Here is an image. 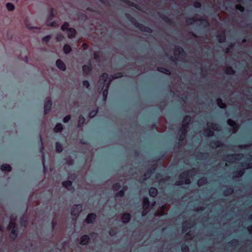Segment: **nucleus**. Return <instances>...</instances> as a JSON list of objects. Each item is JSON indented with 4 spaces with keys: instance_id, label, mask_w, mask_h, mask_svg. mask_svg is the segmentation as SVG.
I'll return each mask as SVG.
<instances>
[{
    "instance_id": "obj_11",
    "label": "nucleus",
    "mask_w": 252,
    "mask_h": 252,
    "mask_svg": "<svg viewBox=\"0 0 252 252\" xmlns=\"http://www.w3.org/2000/svg\"><path fill=\"white\" fill-rule=\"evenodd\" d=\"M52 106V102L49 99L44 102V114L47 115L50 112Z\"/></svg>"
},
{
    "instance_id": "obj_16",
    "label": "nucleus",
    "mask_w": 252,
    "mask_h": 252,
    "mask_svg": "<svg viewBox=\"0 0 252 252\" xmlns=\"http://www.w3.org/2000/svg\"><path fill=\"white\" fill-rule=\"evenodd\" d=\"M90 241V238L89 235L87 234L83 235L80 238V244L82 245H87Z\"/></svg>"
},
{
    "instance_id": "obj_25",
    "label": "nucleus",
    "mask_w": 252,
    "mask_h": 252,
    "mask_svg": "<svg viewBox=\"0 0 252 252\" xmlns=\"http://www.w3.org/2000/svg\"><path fill=\"white\" fill-rule=\"evenodd\" d=\"M109 87V86L106 85V86H105V87H104L105 88L104 89L103 88L102 89V91H102V95H103L104 100H106L107 98L108 93ZM99 90H100V91H102L101 88H99Z\"/></svg>"
},
{
    "instance_id": "obj_52",
    "label": "nucleus",
    "mask_w": 252,
    "mask_h": 252,
    "mask_svg": "<svg viewBox=\"0 0 252 252\" xmlns=\"http://www.w3.org/2000/svg\"><path fill=\"white\" fill-rule=\"evenodd\" d=\"M117 232L115 230L113 229H111L109 231V234L111 236H114L116 235Z\"/></svg>"
},
{
    "instance_id": "obj_17",
    "label": "nucleus",
    "mask_w": 252,
    "mask_h": 252,
    "mask_svg": "<svg viewBox=\"0 0 252 252\" xmlns=\"http://www.w3.org/2000/svg\"><path fill=\"white\" fill-rule=\"evenodd\" d=\"M131 217L129 213H125L122 216V222L124 223H128L131 220Z\"/></svg>"
},
{
    "instance_id": "obj_62",
    "label": "nucleus",
    "mask_w": 252,
    "mask_h": 252,
    "mask_svg": "<svg viewBox=\"0 0 252 252\" xmlns=\"http://www.w3.org/2000/svg\"><path fill=\"white\" fill-rule=\"evenodd\" d=\"M175 92L173 91V90H170V95L172 96H174L175 95Z\"/></svg>"
},
{
    "instance_id": "obj_38",
    "label": "nucleus",
    "mask_w": 252,
    "mask_h": 252,
    "mask_svg": "<svg viewBox=\"0 0 252 252\" xmlns=\"http://www.w3.org/2000/svg\"><path fill=\"white\" fill-rule=\"evenodd\" d=\"M125 73L123 72H119L114 74V78L118 79L123 77Z\"/></svg>"
},
{
    "instance_id": "obj_43",
    "label": "nucleus",
    "mask_w": 252,
    "mask_h": 252,
    "mask_svg": "<svg viewBox=\"0 0 252 252\" xmlns=\"http://www.w3.org/2000/svg\"><path fill=\"white\" fill-rule=\"evenodd\" d=\"M244 172H245L244 169H241L237 170L235 172V173L237 174L239 176H242L244 174Z\"/></svg>"
},
{
    "instance_id": "obj_41",
    "label": "nucleus",
    "mask_w": 252,
    "mask_h": 252,
    "mask_svg": "<svg viewBox=\"0 0 252 252\" xmlns=\"http://www.w3.org/2000/svg\"><path fill=\"white\" fill-rule=\"evenodd\" d=\"M125 192L122 190H119L115 194L116 197H124L125 196Z\"/></svg>"
},
{
    "instance_id": "obj_2",
    "label": "nucleus",
    "mask_w": 252,
    "mask_h": 252,
    "mask_svg": "<svg viewBox=\"0 0 252 252\" xmlns=\"http://www.w3.org/2000/svg\"><path fill=\"white\" fill-rule=\"evenodd\" d=\"M192 170H188L182 173L179 176L180 180L177 181L175 185L176 186H181L184 184L189 185L190 183V180L189 177L192 174Z\"/></svg>"
},
{
    "instance_id": "obj_53",
    "label": "nucleus",
    "mask_w": 252,
    "mask_h": 252,
    "mask_svg": "<svg viewBox=\"0 0 252 252\" xmlns=\"http://www.w3.org/2000/svg\"><path fill=\"white\" fill-rule=\"evenodd\" d=\"M250 163L247 162H243L241 163V166L246 168H249L250 167L249 166Z\"/></svg>"
},
{
    "instance_id": "obj_31",
    "label": "nucleus",
    "mask_w": 252,
    "mask_h": 252,
    "mask_svg": "<svg viewBox=\"0 0 252 252\" xmlns=\"http://www.w3.org/2000/svg\"><path fill=\"white\" fill-rule=\"evenodd\" d=\"M233 191V188L232 187H229L224 190L223 193L225 195H228L232 194Z\"/></svg>"
},
{
    "instance_id": "obj_54",
    "label": "nucleus",
    "mask_w": 252,
    "mask_h": 252,
    "mask_svg": "<svg viewBox=\"0 0 252 252\" xmlns=\"http://www.w3.org/2000/svg\"><path fill=\"white\" fill-rule=\"evenodd\" d=\"M236 8L237 9L239 10L241 12L243 11L244 10V8L242 5L239 4L236 5Z\"/></svg>"
},
{
    "instance_id": "obj_27",
    "label": "nucleus",
    "mask_w": 252,
    "mask_h": 252,
    "mask_svg": "<svg viewBox=\"0 0 252 252\" xmlns=\"http://www.w3.org/2000/svg\"><path fill=\"white\" fill-rule=\"evenodd\" d=\"M224 72L228 75H234L235 71L231 66H227L225 69Z\"/></svg>"
},
{
    "instance_id": "obj_28",
    "label": "nucleus",
    "mask_w": 252,
    "mask_h": 252,
    "mask_svg": "<svg viewBox=\"0 0 252 252\" xmlns=\"http://www.w3.org/2000/svg\"><path fill=\"white\" fill-rule=\"evenodd\" d=\"M0 169L2 171H8L10 172L12 170L11 166L7 164H3L0 166Z\"/></svg>"
},
{
    "instance_id": "obj_1",
    "label": "nucleus",
    "mask_w": 252,
    "mask_h": 252,
    "mask_svg": "<svg viewBox=\"0 0 252 252\" xmlns=\"http://www.w3.org/2000/svg\"><path fill=\"white\" fill-rule=\"evenodd\" d=\"M191 121V118L189 115H186L184 117L182 126L179 130V134L178 136L179 144L184 140Z\"/></svg>"
},
{
    "instance_id": "obj_59",
    "label": "nucleus",
    "mask_w": 252,
    "mask_h": 252,
    "mask_svg": "<svg viewBox=\"0 0 252 252\" xmlns=\"http://www.w3.org/2000/svg\"><path fill=\"white\" fill-rule=\"evenodd\" d=\"M186 236L187 237H189L190 238L192 237V235L191 232H188L186 233Z\"/></svg>"
},
{
    "instance_id": "obj_10",
    "label": "nucleus",
    "mask_w": 252,
    "mask_h": 252,
    "mask_svg": "<svg viewBox=\"0 0 252 252\" xmlns=\"http://www.w3.org/2000/svg\"><path fill=\"white\" fill-rule=\"evenodd\" d=\"M97 218L96 215L94 213H89L85 220V221L88 224H92L94 222Z\"/></svg>"
},
{
    "instance_id": "obj_12",
    "label": "nucleus",
    "mask_w": 252,
    "mask_h": 252,
    "mask_svg": "<svg viewBox=\"0 0 252 252\" xmlns=\"http://www.w3.org/2000/svg\"><path fill=\"white\" fill-rule=\"evenodd\" d=\"M227 124L228 125L233 127V133H235L239 129L238 125L235 121L231 119H229L227 120Z\"/></svg>"
},
{
    "instance_id": "obj_44",
    "label": "nucleus",
    "mask_w": 252,
    "mask_h": 252,
    "mask_svg": "<svg viewBox=\"0 0 252 252\" xmlns=\"http://www.w3.org/2000/svg\"><path fill=\"white\" fill-rule=\"evenodd\" d=\"M56 65L61 70H65L66 69L65 64H56Z\"/></svg>"
},
{
    "instance_id": "obj_51",
    "label": "nucleus",
    "mask_w": 252,
    "mask_h": 252,
    "mask_svg": "<svg viewBox=\"0 0 252 252\" xmlns=\"http://www.w3.org/2000/svg\"><path fill=\"white\" fill-rule=\"evenodd\" d=\"M82 84L83 86L85 87L87 89L89 88L90 87V83L87 80H84L82 82Z\"/></svg>"
},
{
    "instance_id": "obj_21",
    "label": "nucleus",
    "mask_w": 252,
    "mask_h": 252,
    "mask_svg": "<svg viewBox=\"0 0 252 252\" xmlns=\"http://www.w3.org/2000/svg\"><path fill=\"white\" fill-rule=\"evenodd\" d=\"M207 183V177H202L198 180L197 184L198 187H201L202 186L206 184Z\"/></svg>"
},
{
    "instance_id": "obj_56",
    "label": "nucleus",
    "mask_w": 252,
    "mask_h": 252,
    "mask_svg": "<svg viewBox=\"0 0 252 252\" xmlns=\"http://www.w3.org/2000/svg\"><path fill=\"white\" fill-rule=\"evenodd\" d=\"M128 189V187L127 186H124L122 188L121 190H123L124 192H125Z\"/></svg>"
},
{
    "instance_id": "obj_46",
    "label": "nucleus",
    "mask_w": 252,
    "mask_h": 252,
    "mask_svg": "<svg viewBox=\"0 0 252 252\" xmlns=\"http://www.w3.org/2000/svg\"><path fill=\"white\" fill-rule=\"evenodd\" d=\"M9 224L13 226V229L18 228V225L14 220H11L9 222Z\"/></svg>"
},
{
    "instance_id": "obj_34",
    "label": "nucleus",
    "mask_w": 252,
    "mask_h": 252,
    "mask_svg": "<svg viewBox=\"0 0 252 252\" xmlns=\"http://www.w3.org/2000/svg\"><path fill=\"white\" fill-rule=\"evenodd\" d=\"M122 188L121 183L117 182L112 185V189L114 191H118Z\"/></svg>"
},
{
    "instance_id": "obj_5",
    "label": "nucleus",
    "mask_w": 252,
    "mask_h": 252,
    "mask_svg": "<svg viewBox=\"0 0 252 252\" xmlns=\"http://www.w3.org/2000/svg\"><path fill=\"white\" fill-rule=\"evenodd\" d=\"M157 168V164L154 163L151 165L150 167H149L146 173L143 175L142 177V180L143 181H144L148 179L150 176L155 172Z\"/></svg>"
},
{
    "instance_id": "obj_30",
    "label": "nucleus",
    "mask_w": 252,
    "mask_h": 252,
    "mask_svg": "<svg viewBox=\"0 0 252 252\" xmlns=\"http://www.w3.org/2000/svg\"><path fill=\"white\" fill-rule=\"evenodd\" d=\"M85 123V119L82 115H80L78 118V127H82Z\"/></svg>"
},
{
    "instance_id": "obj_24",
    "label": "nucleus",
    "mask_w": 252,
    "mask_h": 252,
    "mask_svg": "<svg viewBox=\"0 0 252 252\" xmlns=\"http://www.w3.org/2000/svg\"><path fill=\"white\" fill-rule=\"evenodd\" d=\"M223 145V144L220 141L214 140L211 142V146L212 147L218 148L221 147Z\"/></svg>"
},
{
    "instance_id": "obj_42",
    "label": "nucleus",
    "mask_w": 252,
    "mask_h": 252,
    "mask_svg": "<svg viewBox=\"0 0 252 252\" xmlns=\"http://www.w3.org/2000/svg\"><path fill=\"white\" fill-rule=\"evenodd\" d=\"M217 37L219 38V41L220 42H223L225 41V36L224 33H222L220 36H219V35H218Z\"/></svg>"
},
{
    "instance_id": "obj_36",
    "label": "nucleus",
    "mask_w": 252,
    "mask_h": 252,
    "mask_svg": "<svg viewBox=\"0 0 252 252\" xmlns=\"http://www.w3.org/2000/svg\"><path fill=\"white\" fill-rule=\"evenodd\" d=\"M191 227V223L189 222H186V224L182 226V232H185L187 231L188 228Z\"/></svg>"
},
{
    "instance_id": "obj_7",
    "label": "nucleus",
    "mask_w": 252,
    "mask_h": 252,
    "mask_svg": "<svg viewBox=\"0 0 252 252\" xmlns=\"http://www.w3.org/2000/svg\"><path fill=\"white\" fill-rule=\"evenodd\" d=\"M54 16V10L53 9H50L49 14L47 17V20H46V23L47 26H51V27H56L58 26V24L55 22H51L52 20L53 17Z\"/></svg>"
},
{
    "instance_id": "obj_33",
    "label": "nucleus",
    "mask_w": 252,
    "mask_h": 252,
    "mask_svg": "<svg viewBox=\"0 0 252 252\" xmlns=\"http://www.w3.org/2000/svg\"><path fill=\"white\" fill-rule=\"evenodd\" d=\"M6 9L9 11H12L15 9L14 5L11 2H8L5 5Z\"/></svg>"
},
{
    "instance_id": "obj_23",
    "label": "nucleus",
    "mask_w": 252,
    "mask_h": 252,
    "mask_svg": "<svg viewBox=\"0 0 252 252\" xmlns=\"http://www.w3.org/2000/svg\"><path fill=\"white\" fill-rule=\"evenodd\" d=\"M63 127L61 123H58L56 124L54 128V131L56 133L61 132L63 131Z\"/></svg>"
},
{
    "instance_id": "obj_55",
    "label": "nucleus",
    "mask_w": 252,
    "mask_h": 252,
    "mask_svg": "<svg viewBox=\"0 0 252 252\" xmlns=\"http://www.w3.org/2000/svg\"><path fill=\"white\" fill-rule=\"evenodd\" d=\"M238 244V241L237 239H234L231 242V244L233 246H236Z\"/></svg>"
},
{
    "instance_id": "obj_29",
    "label": "nucleus",
    "mask_w": 252,
    "mask_h": 252,
    "mask_svg": "<svg viewBox=\"0 0 252 252\" xmlns=\"http://www.w3.org/2000/svg\"><path fill=\"white\" fill-rule=\"evenodd\" d=\"M63 150V145L59 142H57L55 144L56 152L58 153H61L62 152Z\"/></svg>"
},
{
    "instance_id": "obj_61",
    "label": "nucleus",
    "mask_w": 252,
    "mask_h": 252,
    "mask_svg": "<svg viewBox=\"0 0 252 252\" xmlns=\"http://www.w3.org/2000/svg\"><path fill=\"white\" fill-rule=\"evenodd\" d=\"M134 154L135 157H138L139 156V152L137 150H135L134 151Z\"/></svg>"
},
{
    "instance_id": "obj_49",
    "label": "nucleus",
    "mask_w": 252,
    "mask_h": 252,
    "mask_svg": "<svg viewBox=\"0 0 252 252\" xmlns=\"http://www.w3.org/2000/svg\"><path fill=\"white\" fill-rule=\"evenodd\" d=\"M27 223V220H24L23 219H20V224H21V226H24V227H26Z\"/></svg>"
},
{
    "instance_id": "obj_35",
    "label": "nucleus",
    "mask_w": 252,
    "mask_h": 252,
    "mask_svg": "<svg viewBox=\"0 0 252 252\" xmlns=\"http://www.w3.org/2000/svg\"><path fill=\"white\" fill-rule=\"evenodd\" d=\"M98 111V108H96L94 110H92L89 114V118H94L97 114Z\"/></svg>"
},
{
    "instance_id": "obj_50",
    "label": "nucleus",
    "mask_w": 252,
    "mask_h": 252,
    "mask_svg": "<svg viewBox=\"0 0 252 252\" xmlns=\"http://www.w3.org/2000/svg\"><path fill=\"white\" fill-rule=\"evenodd\" d=\"M208 155L207 153H199L198 154V158L199 159H203L205 158V156Z\"/></svg>"
},
{
    "instance_id": "obj_39",
    "label": "nucleus",
    "mask_w": 252,
    "mask_h": 252,
    "mask_svg": "<svg viewBox=\"0 0 252 252\" xmlns=\"http://www.w3.org/2000/svg\"><path fill=\"white\" fill-rule=\"evenodd\" d=\"M182 252H189V248L186 244H183L181 245Z\"/></svg>"
},
{
    "instance_id": "obj_37",
    "label": "nucleus",
    "mask_w": 252,
    "mask_h": 252,
    "mask_svg": "<svg viewBox=\"0 0 252 252\" xmlns=\"http://www.w3.org/2000/svg\"><path fill=\"white\" fill-rule=\"evenodd\" d=\"M45 157L44 153H42V164L43 166V172L46 173L48 170V167L45 165Z\"/></svg>"
},
{
    "instance_id": "obj_9",
    "label": "nucleus",
    "mask_w": 252,
    "mask_h": 252,
    "mask_svg": "<svg viewBox=\"0 0 252 252\" xmlns=\"http://www.w3.org/2000/svg\"><path fill=\"white\" fill-rule=\"evenodd\" d=\"M243 156V154H228L225 156V160L228 162H232L234 160L238 159L240 157Z\"/></svg>"
},
{
    "instance_id": "obj_47",
    "label": "nucleus",
    "mask_w": 252,
    "mask_h": 252,
    "mask_svg": "<svg viewBox=\"0 0 252 252\" xmlns=\"http://www.w3.org/2000/svg\"><path fill=\"white\" fill-rule=\"evenodd\" d=\"M63 38H64L63 35L62 33H59V34H57V35L56 36V40L58 41H61L63 40Z\"/></svg>"
},
{
    "instance_id": "obj_4",
    "label": "nucleus",
    "mask_w": 252,
    "mask_h": 252,
    "mask_svg": "<svg viewBox=\"0 0 252 252\" xmlns=\"http://www.w3.org/2000/svg\"><path fill=\"white\" fill-rule=\"evenodd\" d=\"M68 26V24L65 22L62 25L61 29L63 31H66L69 38H73L75 36L76 32L75 30L73 28H69Z\"/></svg>"
},
{
    "instance_id": "obj_8",
    "label": "nucleus",
    "mask_w": 252,
    "mask_h": 252,
    "mask_svg": "<svg viewBox=\"0 0 252 252\" xmlns=\"http://www.w3.org/2000/svg\"><path fill=\"white\" fill-rule=\"evenodd\" d=\"M109 75L107 73H103L101 74V75L100 76L99 80V88H101V90L103 88H104V87L105 85V83L108 79Z\"/></svg>"
},
{
    "instance_id": "obj_13",
    "label": "nucleus",
    "mask_w": 252,
    "mask_h": 252,
    "mask_svg": "<svg viewBox=\"0 0 252 252\" xmlns=\"http://www.w3.org/2000/svg\"><path fill=\"white\" fill-rule=\"evenodd\" d=\"M142 203L143 210L147 212L150 207V203L149 198L147 197H143L142 199Z\"/></svg>"
},
{
    "instance_id": "obj_18",
    "label": "nucleus",
    "mask_w": 252,
    "mask_h": 252,
    "mask_svg": "<svg viewBox=\"0 0 252 252\" xmlns=\"http://www.w3.org/2000/svg\"><path fill=\"white\" fill-rule=\"evenodd\" d=\"M18 235V229L15 228L12 229L11 231H10V237L13 240H15Z\"/></svg>"
},
{
    "instance_id": "obj_63",
    "label": "nucleus",
    "mask_w": 252,
    "mask_h": 252,
    "mask_svg": "<svg viewBox=\"0 0 252 252\" xmlns=\"http://www.w3.org/2000/svg\"><path fill=\"white\" fill-rule=\"evenodd\" d=\"M248 230L250 233L252 234V225H251L248 227Z\"/></svg>"
},
{
    "instance_id": "obj_14",
    "label": "nucleus",
    "mask_w": 252,
    "mask_h": 252,
    "mask_svg": "<svg viewBox=\"0 0 252 252\" xmlns=\"http://www.w3.org/2000/svg\"><path fill=\"white\" fill-rule=\"evenodd\" d=\"M62 185L69 191H72L74 190V188L72 186V182L70 180L63 181L62 183Z\"/></svg>"
},
{
    "instance_id": "obj_58",
    "label": "nucleus",
    "mask_w": 252,
    "mask_h": 252,
    "mask_svg": "<svg viewBox=\"0 0 252 252\" xmlns=\"http://www.w3.org/2000/svg\"><path fill=\"white\" fill-rule=\"evenodd\" d=\"M56 225H57L56 222L53 221L52 222V230H54V229L56 227Z\"/></svg>"
},
{
    "instance_id": "obj_45",
    "label": "nucleus",
    "mask_w": 252,
    "mask_h": 252,
    "mask_svg": "<svg viewBox=\"0 0 252 252\" xmlns=\"http://www.w3.org/2000/svg\"><path fill=\"white\" fill-rule=\"evenodd\" d=\"M114 74L113 75H111L110 76H109L108 77V82H107V83L106 84L108 86H110V84L111 83V82L114 80V79H115L116 78H114Z\"/></svg>"
},
{
    "instance_id": "obj_6",
    "label": "nucleus",
    "mask_w": 252,
    "mask_h": 252,
    "mask_svg": "<svg viewBox=\"0 0 252 252\" xmlns=\"http://www.w3.org/2000/svg\"><path fill=\"white\" fill-rule=\"evenodd\" d=\"M208 125L209 128H207L204 130V134L205 136H213L214 135V132L212 129L215 130H217L216 126L218 125L214 123H208Z\"/></svg>"
},
{
    "instance_id": "obj_3",
    "label": "nucleus",
    "mask_w": 252,
    "mask_h": 252,
    "mask_svg": "<svg viewBox=\"0 0 252 252\" xmlns=\"http://www.w3.org/2000/svg\"><path fill=\"white\" fill-rule=\"evenodd\" d=\"M82 205L81 204H75L73 206L71 209L70 214L73 220H76L79 216V213L82 211Z\"/></svg>"
},
{
    "instance_id": "obj_19",
    "label": "nucleus",
    "mask_w": 252,
    "mask_h": 252,
    "mask_svg": "<svg viewBox=\"0 0 252 252\" xmlns=\"http://www.w3.org/2000/svg\"><path fill=\"white\" fill-rule=\"evenodd\" d=\"M149 194L151 197H155L158 194V189L154 187H151L149 190Z\"/></svg>"
},
{
    "instance_id": "obj_60",
    "label": "nucleus",
    "mask_w": 252,
    "mask_h": 252,
    "mask_svg": "<svg viewBox=\"0 0 252 252\" xmlns=\"http://www.w3.org/2000/svg\"><path fill=\"white\" fill-rule=\"evenodd\" d=\"M194 5L195 7L199 8L201 6V4L199 2H195Z\"/></svg>"
},
{
    "instance_id": "obj_15",
    "label": "nucleus",
    "mask_w": 252,
    "mask_h": 252,
    "mask_svg": "<svg viewBox=\"0 0 252 252\" xmlns=\"http://www.w3.org/2000/svg\"><path fill=\"white\" fill-rule=\"evenodd\" d=\"M92 64H85L83 66L82 69L85 75H87L91 73L92 69Z\"/></svg>"
},
{
    "instance_id": "obj_32",
    "label": "nucleus",
    "mask_w": 252,
    "mask_h": 252,
    "mask_svg": "<svg viewBox=\"0 0 252 252\" xmlns=\"http://www.w3.org/2000/svg\"><path fill=\"white\" fill-rule=\"evenodd\" d=\"M63 52L65 54H69L71 51V48L68 44H65L63 48Z\"/></svg>"
},
{
    "instance_id": "obj_20",
    "label": "nucleus",
    "mask_w": 252,
    "mask_h": 252,
    "mask_svg": "<svg viewBox=\"0 0 252 252\" xmlns=\"http://www.w3.org/2000/svg\"><path fill=\"white\" fill-rule=\"evenodd\" d=\"M24 22L25 26L27 27V28H28L29 30H39V28L37 27L32 26L31 25L30 21L28 19H26Z\"/></svg>"
},
{
    "instance_id": "obj_64",
    "label": "nucleus",
    "mask_w": 252,
    "mask_h": 252,
    "mask_svg": "<svg viewBox=\"0 0 252 252\" xmlns=\"http://www.w3.org/2000/svg\"><path fill=\"white\" fill-rule=\"evenodd\" d=\"M13 229V226H11L9 224V225L7 226V229L8 231H11L12 229Z\"/></svg>"
},
{
    "instance_id": "obj_48",
    "label": "nucleus",
    "mask_w": 252,
    "mask_h": 252,
    "mask_svg": "<svg viewBox=\"0 0 252 252\" xmlns=\"http://www.w3.org/2000/svg\"><path fill=\"white\" fill-rule=\"evenodd\" d=\"M71 119L70 115H67L65 116L63 119V122L64 123H67L69 122V121Z\"/></svg>"
},
{
    "instance_id": "obj_40",
    "label": "nucleus",
    "mask_w": 252,
    "mask_h": 252,
    "mask_svg": "<svg viewBox=\"0 0 252 252\" xmlns=\"http://www.w3.org/2000/svg\"><path fill=\"white\" fill-rule=\"evenodd\" d=\"M51 37L52 36L51 35L45 36L42 38V41L45 43H47L51 39Z\"/></svg>"
},
{
    "instance_id": "obj_57",
    "label": "nucleus",
    "mask_w": 252,
    "mask_h": 252,
    "mask_svg": "<svg viewBox=\"0 0 252 252\" xmlns=\"http://www.w3.org/2000/svg\"><path fill=\"white\" fill-rule=\"evenodd\" d=\"M177 51L179 52L180 54H183V49L182 48H179V47L177 48L176 51Z\"/></svg>"
},
{
    "instance_id": "obj_22",
    "label": "nucleus",
    "mask_w": 252,
    "mask_h": 252,
    "mask_svg": "<svg viewBox=\"0 0 252 252\" xmlns=\"http://www.w3.org/2000/svg\"><path fill=\"white\" fill-rule=\"evenodd\" d=\"M216 102L218 106L221 109H225L226 107V104L223 102L220 98H218L216 99Z\"/></svg>"
},
{
    "instance_id": "obj_26",
    "label": "nucleus",
    "mask_w": 252,
    "mask_h": 252,
    "mask_svg": "<svg viewBox=\"0 0 252 252\" xmlns=\"http://www.w3.org/2000/svg\"><path fill=\"white\" fill-rule=\"evenodd\" d=\"M158 70L166 75H169L171 74V71L169 69L166 68L164 67H159Z\"/></svg>"
}]
</instances>
